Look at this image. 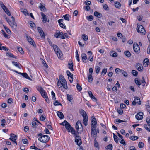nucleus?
Segmentation results:
<instances>
[{"mask_svg":"<svg viewBox=\"0 0 150 150\" xmlns=\"http://www.w3.org/2000/svg\"><path fill=\"white\" fill-rule=\"evenodd\" d=\"M124 54L128 57H129L131 56V53L129 51H125L124 52Z\"/></svg>","mask_w":150,"mask_h":150,"instance_id":"nucleus-31","label":"nucleus"},{"mask_svg":"<svg viewBox=\"0 0 150 150\" xmlns=\"http://www.w3.org/2000/svg\"><path fill=\"white\" fill-rule=\"evenodd\" d=\"M17 49L18 51L20 52L21 54H24V51L23 50V49L21 47H17Z\"/></svg>","mask_w":150,"mask_h":150,"instance_id":"nucleus-50","label":"nucleus"},{"mask_svg":"<svg viewBox=\"0 0 150 150\" xmlns=\"http://www.w3.org/2000/svg\"><path fill=\"white\" fill-rule=\"evenodd\" d=\"M39 8L42 11H45L46 10V8L45 6L41 3H40V6H39Z\"/></svg>","mask_w":150,"mask_h":150,"instance_id":"nucleus-22","label":"nucleus"},{"mask_svg":"<svg viewBox=\"0 0 150 150\" xmlns=\"http://www.w3.org/2000/svg\"><path fill=\"white\" fill-rule=\"evenodd\" d=\"M6 55L9 57H11L13 58H15V56L13 55L12 53L10 52H7L6 53Z\"/></svg>","mask_w":150,"mask_h":150,"instance_id":"nucleus-44","label":"nucleus"},{"mask_svg":"<svg viewBox=\"0 0 150 150\" xmlns=\"http://www.w3.org/2000/svg\"><path fill=\"white\" fill-rule=\"evenodd\" d=\"M88 94L89 96L91 98V99H93V100L96 101L97 100V99L93 95L91 91H88Z\"/></svg>","mask_w":150,"mask_h":150,"instance_id":"nucleus-19","label":"nucleus"},{"mask_svg":"<svg viewBox=\"0 0 150 150\" xmlns=\"http://www.w3.org/2000/svg\"><path fill=\"white\" fill-rule=\"evenodd\" d=\"M10 138H9V139L11 141H12L14 143H16V145H17V135H15L13 133H11L10 134Z\"/></svg>","mask_w":150,"mask_h":150,"instance_id":"nucleus-6","label":"nucleus"},{"mask_svg":"<svg viewBox=\"0 0 150 150\" xmlns=\"http://www.w3.org/2000/svg\"><path fill=\"white\" fill-rule=\"evenodd\" d=\"M129 139L132 140L134 141L137 139L138 137L135 136H131L129 137Z\"/></svg>","mask_w":150,"mask_h":150,"instance_id":"nucleus-33","label":"nucleus"},{"mask_svg":"<svg viewBox=\"0 0 150 150\" xmlns=\"http://www.w3.org/2000/svg\"><path fill=\"white\" fill-rule=\"evenodd\" d=\"M2 33L4 36L6 38H9V35L7 34L4 31V30H2Z\"/></svg>","mask_w":150,"mask_h":150,"instance_id":"nucleus-54","label":"nucleus"},{"mask_svg":"<svg viewBox=\"0 0 150 150\" xmlns=\"http://www.w3.org/2000/svg\"><path fill=\"white\" fill-rule=\"evenodd\" d=\"M38 31L40 35L42 37L45 36L44 32L40 27H38Z\"/></svg>","mask_w":150,"mask_h":150,"instance_id":"nucleus-15","label":"nucleus"},{"mask_svg":"<svg viewBox=\"0 0 150 150\" xmlns=\"http://www.w3.org/2000/svg\"><path fill=\"white\" fill-rule=\"evenodd\" d=\"M67 100L69 101H71L73 99L72 96L71 95L67 94Z\"/></svg>","mask_w":150,"mask_h":150,"instance_id":"nucleus-32","label":"nucleus"},{"mask_svg":"<svg viewBox=\"0 0 150 150\" xmlns=\"http://www.w3.org/2000/svg\"><path fill=\"white\" fill-rule=\"evenodd\" d=\"M125 121H123L118 118L116 119V122L117 123H120L122 122H126Z\"/></svg>","mask_w":150,"mask_h":150,"instance_id":"nucleus-51","label":"nucleus"},{"mask_svg":"<svg viewBox=\"0 0 150 150\" xmlns=\"http://www.w3.org/2000/svg\"><path fill=\"white\" fill-rule=\"evenodd\" d=\"M149 62V59L148 58H146L143 61V65L145 67L148 66V63Z\"/></svg>","mask_w":150,"mask_h":150,"instance_id":"nucleus-20","label":"nucleus"},{"mask_svg":"<svg viewBox=\"0 0 150 150\" xmlns=\"http://www.w3.org/2000/svg\"><path fill=\"white\" fill-rule=\"evenodd\" d=\"M76 87L77 88V89L79 91H80L82 89V87L79 85V83L77 84V86Z\"/></svg>","mask_w":150,"mask_h":150,"instance_id":"nucleus-55","label":"nucleus"},{"mask_svg":"<svg viewBox=\"0 0 150 150\" xmlns=\"http://www.w3.org/2000/svg\"><path fill=\"white\" fill-rule=\"evenodd\" d=\"M122 70H121L119 68H116L115 69V72L117 74H119L120 72H121Z\"/></svg>","mask_w":150,"mask_h":150,"instance_id":"nucleus-58","label":"nucleus"},{"mask_svg":"<svg viewBox=\"0 0 150 150\" xmlns=\"http://www.w3.org/2000/svg\"><path fill=\"white\" fill-rule=\"evenodd\" d=\"M94 15L98 18H100L102 16L101 13L96 11L94 12Z\"/></svg>","mask_w":150,"mask_h":150,"instance_id":"nucleus-27","label":"nucleus"},{"mask_svg":"<svg viewBox=\"0 0 150 150\" xmlns=\"http://www.w3.org/2000/svg\"><path fill=\"white\" fill-rule=\"evenodd\" d=\"M146 108L148 112L150 114V106L149 105H146Z\"/></svg>","mask_w":150,"mask_h":150,"instance_id":"nucleus-64","label":"nucleus"},{"mask_svg":"<svg viewBox=\"0 0 150 150\" xmlns=\"http://www.w3.org/2000/svg\"><path fill=\"white\" fill-rule=\"evenodd\" d=\"M59 30H57L56 31V33L54 35V36L57 38H58L59 36Z\"/></svg>","mask_w":150,"mask_h":150,"instance_id":"nucleus-60","label":"nucleus"},{"mask_svg":"<svg viewBox=\"0 0 150 150\" xmlns=\"http://www.w3.org/2000/svg\"><path fill=\"white\" fill-rule=\"evenodd\" d=\"M54 104L55 106H57L59 105L61 106L62 105V104L60 103H59L57 100L55 101V102L54 103Z\"/></svg>","mask_w":150,"mask_h":150,"instance_id":"nucleus-57","label":"nucleus"},{"mask_svg":"<svg viewBox=\"0 0 150 150\" xmlns=\"http://www.w3.org/2000/svg\"><path fill=\"white\" fill-rule=\"evenodd\" d=\"M144 127L148 131L150 132V126L147 125H144Z\"/></svg>","mask_w":150,"mask_h":150,"instance_id":"nucleus-47","label":"nucleus"},{"mask_svg":"<svg viewBox=\"0 0 150 150\" xmlns=\"http://www.w3.org/2000/svg\"><path fill=\"white\" fill-rule=\"evenodd\" d=\"M81 57L83 62H84V60H86L87 59V56L85 53H82L81 54Z\"/></svg>","mask_w":150,"mask_h":150,"instance_id":"nucleus-36","label":"nucleus"},{"mask_svg":"<svg viewBox=\"0 0 150 150\" xmlns=\"http://www.w3.org/2000/svg\"><path fill=\"white\" fill-rule=\"evenodd\" d=\"M37 89L40 92H42L44 90V89H43V88L40 86H37L36 87Z\"/></svg>","mask_w":150,"mask_h":150,"instance_id":"nucleus-42","label":"nucleus"},{"mask_svg":"<svg viewBox=\"0 0 150 150\" xmlns=\"http://www.w3.org/2000/svg\"><path fill=\"white\" fill-rule=\"evenodd\" d=\"M59 38L62 39H65V36L64 35V34L63 32H59Z\"/></svg>","mask_w":150,"mask_h":150,"instance_id":"nucleus-49","label":"nucleus"},{"mask_svg":"<svg viewBox=\"0 0 150 150\" xmlns=\"http://www.w3.org/2000/svg\"><path fill=\"white\" fill-rule=\"evenodd\" d=\"M67 124V125L65 126V128L67 129L68 132H70V130H71V128L72 127L68 122Z\"/></svg>","mask_w":150,"mask_h":150,"instance_id":"nucleus-23","label":"nucleus"},{"mask_svg":"<svg viewBox=\"0 0 150 150\" xmlns=\"http://www.w3.org/2000/svg\"><path fill=\"white\" fill-rule=\"evenodd\" d=\"M64 18L65 20L69 21V18H71V17L69 14H66L64 15Z\"/></svg>","mask_w":150,"mask_h":150,"instance_id":"nucleus-35","label":"nucleus"},{"mask_svg":"<svg viewBox=\"0 0 150 150\" xmlns=\"http://www.w3.org/2000/svg\"><path fill=\"white\" fill-rule=\"evenodd\" d=\"M80 138L81 137L79 136L75 137V141L78 145H80L81 144V141Z\"/></svg>","mask_w":150,"mask_h":150,"instance_id":"nucleus-11","label":"nucleus"},{"mask_svg":"<svg viewBox=\"0 0 150 150\" xmlns=\"http://www.w3.org/2000/svg\"><path fill=\"white\" fill-rule=\"evenodd\" d=\"M103 8L105 10H109V8L108 6L106 4H103Z\"/></svg>","mask_w":150,"mask_h":150,"instance_id":"nucleus-48","label":"nucleus"},{"mask_svg":"<svg viewBox=\"0 0 150 150\" xmlns=\"http://www.w3.org/2000/svg\"><path fill=\"white\" fill-rule=\"evenodd\" d=\"M4 11L5 12L8 16H11V13L9 11V10L6 7L4 9H3Z\"/></svg>","mask_w":150,"mask_h":150,"instance_id":"nucleus-28","label":"nucleus"},{"mask_svg":"<svg viewBox=\"0 0 150 150\" xmlns=\"http://www.w3.org/2000/svg\"><path fill=\"white\" fill-rule=\"evenodd\" d=\"M121 73L124 77H126L127 76V73L124 70H122Z\"/></svg>","mask_w":150,"mask_h":150,"instance_id":"nucleus-53","label":"nucleus"},{"mask_svg":"<svg viewBox=\"0 0 150 150\" xmlns=\"http://www.w3.org/2000/svg\"><path fill=\"white\" fill-rule=\"evenodd\" d=\"M134 100L136 101L137 103H138L139 105L141 104V102L140 98L138 97H134Z\"/></svg>","mask_w":150,"mask_h":150,"instance_id":"nucleus-26","label":"nucleus"},{"mask_svg":"<svg viewBox=\"0 0 150 150\" xmlns=\"http://www.w3.org/2000/svg\"><path fill=\"white\" fill-rule=\"evenodd\" d=\"M7 20V21L8 23L12 27H17V25L15 22V21H11L9 19H7V18H6Z\"/></svg>","mask_w":150,"mask_h":150,"instance_id":"nucleus-9","label":"nucleus"},{"mask_svg":"<svg viewBox=\"0 0 150 150\" xmlns=\"http://www.w3.org/2000/svg\"><path fill=\"white\" fill-rule=\"evenodd\" d=\"M51 94L52 99L54 100L56 99L55 95V93L53 91L51 92Z\"/></svg>","mask_w":150,"mask_h":150,"instance_id":"nucleus-59","label":"nucleus"},{"mask_svg":"<svg viewBox=\"0 0 150 150\" xmlns=\"http://www.w3.org/2000/svg\"><path fill=\"white\" fill-rule=\"evenodd\" d=\"M143 113L142 112H140L135 115V118L138 120L142 119L143 118Z\"/></svg>","mask_w":150,"mask_h":150,"instance_id":"nucleus-10","label":"nucleus"},{"mask_svg":"<svg viewBox=\"0 0 150 150\" xmlns=\"http://www.w3.org/2000/svg\"><path fill=\"white\" fill-rule=\"evenodd\" d=\"M26 38L27 40L31 45H32L35 48L36 47V45L33 39L29 36L27 35H26Z\"/></svg>","mask_w":150,"mask_h":150,"instance_id":"nucleus-5","label":"nucleus"},{"mask_svg":"<svg viewBox=\"0 0 150 150\" xmlns=\"http://www.w3.org/2000/svg\"><path fill=\"white\" fill-rule=\"evenodd\" d=\"M63 19H60L58 20V22L59 23V25L60 27L63 29H65L66 28V26L62 23L61 22H63Z\"/></svg>","mask_w":150,"mask_h":150,"instance_id":"nucleus-16","label":"nucleus"},{"mask_svg":"<svg viewBox=\"0 0 150 150\" xmlns=\"http://www.w3.org/2000/svg\"><path fill=\"white\" fill-rule=\"evenodd\" d=\"M93 80V78L92 75L91 74H88V81L89 82L91 83Z\"/></svg>","mask_w":150,"mask_h":150,"instance_id":"nucleus-37","label":"nucleus"},{"mask_svg":"<svg viewBox=\"0 0 150 150\" xmlns=\"http://www.w3.org/2000/svg\"><path fill=\"white\" fill-rule=\"evenodd\" d=\"M83 121L84 125L86 126L87 125V122L88 121V117L87 115L83 116Z\"/></svg>","mask_w":150,"mask_h":150,"instance_id":"nucleus-17","label":"nucleus"},{"mask_svg":"<svg viewBox=\"0 0 150 150\" xmlns=\"http://www.w3.org/2000/svg\"><path fill=\"white\" fill-rule=\"evenodd\" d=\"M41 15L42 18V21L44 23H45L47 21V19L46 16L42 12H41Z\"/></svg>","mask_w":150,"mask_h":150,"instance_id":"nucleus-18","label":"nucleus"},{"mask_svg":"<svg viewBox=\"0 0 150 150\" xmlns=\"http://www.w3.org/2000/svg\"><path fill=\"white\" fill-rule=\"evenodd\" d=\"M117 111L119 114L122 115L123 114V110L121 108H118L117 109Z\"/></svg>","mask_w":150,"mask_h":150,"instance_id":"nucleus-46","label":"nucleus"},{"mask_svg":"<svg viewBox=\"0 0 150 150\" xmlns=\"http://www.w3.org/2000/svg\"><path fill=\"white\" fill-rule=\"evenodd\" d=\"M144 146V143L141 142H140L138 144V146L139 148H142Z\"/></svg>","mask_w":150,"mask_h":150,"instance_id":"nucleus-56","label":"nucleus"},{"mask_svg":"<svg viewBox=\"0 0 150 150\" xmlns=\"http://www.w3.org/2000/svg\"><path fill=\"white\" fill-rule=\"evenodd\" d=\"M59 81L61 85L66 89L68 88L67 83L64 76L62 75H59Z\"/></svg>","mask_w":150,"mask_h":150,"instance_id":"nucleus-2","label":"nucleus"},{"mask_svg":"<svg viewBox=\"0 0 150 150\" xmlns=\"http://www.w3.org/2000/svg\"><path fill=\"white\" fill-rule=\"evenodd\" d=\"M93 127H91V135L95 139L97 137V133L95 132V130H93Z\"/></svg>","mask_w":150,"mask_h":150,"instance_id":"nucleus-12","label":"nucleus"},{"mask_svg":"<svg viewBox=\"0 0 150 150\" xmlns=\"http://www.w3.org/2000/svg\"><path fill=\"white\" fill-rule=\"evenodd\" d=\"M49 139V137L47 135H43L42 136L38 138V140L41 142L46 143L48 142Z\"/></svg>","mask_w":150,"mask_h":150,"instance_id":"nucleus-3","label":"nucleus"},{"mask_svg":"<svg viewBox=\"0 0 150 150\" xmlns=\"http://www.w3.org/2000/svg\"><path fill=\"white\" fill-rule=\"evenodd\" d=\"M53 47L58 57L60 59H62V54L60 49L58 48L57 45H53Z\"/></svg>","mask_w":150,"mask_h":150,"instance_id":"nucleus-1","label":"nucleus"},{"mask_svg":"<svg viewBox=\"0 0 150 150\" xmlns=\"http://www.w3.org/2000/svg\"><path fill=\"white\" fill-rule=\"evenodd\" d=\"M100 70V67L96 66L95 67V71L96 73H98Z\"/></svg>","mask_w":150,"mask_h":150,"instance_id":"nucleus-43","label":"nucleus"},{"mask_svg":"<svg viewBox=\"0 0 150 150\" xmlns=\"http://www.w3.org/2000/svg\"><path fill=\"white\" fill-rule=\"evenodd\" d=\"M68 65L69 66L68 67L69 68V69L71 71H73V62L71 61V63L69 62L68 63Z\"/></svg>","mask_w":150,"mask_h":150,"instance_id":"nucleus-25","label":"nucleus"},{"mask_svg":"<svg viewBox=\"0 0 150 150\" xmlns=\"http://www.w3.org/2000/svg\"><path fill=\"white\" fill-rule=\"evenodd\" d=\"M57 115L61 119H62L64 118V115L60 111H57Z\"/></svg>","mask_w":150,"mask_h":150,"instance_id":"nucleus-24","label":"nucleus"},{"mask_svg":"<svg viewBox=\"0 0 150 150\" xmlns=\"http://www.w3.org/2000/svg\"><path fill=\"white\" fill-rule=\"evenodd\" d=\"M76 128L77 130H79V129H81V130H83V127L80 121L78 120L76 125Z\"/></svg>","mask_w":150,"mask_h":150,"instance_id":"nucleus-8","label":"nucleus"},{"mask_svg":"<svg viewBox=\"0 0 150 150\" xmlns=\"http://www.w3.org/2000/svg\"><path fill=\"white\" fill-rule=\"evenodd\" d=\"M115 5L117 8H119L121 6L120 3L118 2H116L115 4Z\"/></svg>","mask_w":150,"mask_h":150,"instance_id":"nucleus-39","label":"nucleus"},{"mask_svg":"<svg viewBox=\"0 0 150 150\" xmlns=\"http://www.w3.org/2000/svg\"><path fill=\"white\" fill-rule=\"evenodd\" d=\"M132 73L134 76H137L138 74V72L135 70H132Z\"/></svg>","mask_w":150,"mask_h":150,"instance_id":"nucleus-52","label":"nucleus"},{"mask_svg":"<svg viewBox=\"0 0 150 150\" xmlns=\"http://www.w3.org/2000/svg\"><path fill=\"white\" fill-rule=\"evenodd\" d=\"M136 67L139 71H143V68L141 64L139 63H137L136 66Z\"/></svg>","mask_w":150,"mask_h":150,"instance_id":"nucleus-13","label":"nucleus"},{"mask_svg":"<svg viewBox=\"0 0 150 150\" xmlns=\"http://www.w3.org/2000/svg\"><path fill=\"white\" fill-rule=\"evenodd\" d=\"M82 38L85 41H87L88 39V36L85 34H83L82 35Z\"/></svg>","mask_w":150,"mask_h":150,"instance_id":"nucleus-45","label":"nucleus"},{"mask_svg":"<svg viewBox=\"0 0 150 150\" xmlns=\"http://www.w3.org/2000/svg\"><path fill=\"white\" fill-rule=\"evenodd\" d=\"M138 28L137 29V31L138 32H140V33L142 35H144L146 33V31L144 27L142 25H139L137 26Z\"/></svg>","mask_w":150,"mask_h":150,"instance_id":"nucleus-4","label":"nucleus"},{"mask_svg":"<svg viewBox=\"0 0 150 150\" xmlns=\"http://www.w3.org/2000/svg\"><path fill=\"white\" fill-rule=\"evenodd\" d=\"M23 77L28 79L30 80H32L29 77L28 74L26 73H23L22 76Z\"/></svg>","mask_w":150,"mask_h":150,"instance_id":"nucleus-38","label":"nucleus"},{"mask_svg":"<svg viewBox=\"0 0 150 150\" xmlns=\"http://www.w3.org/2000/svg\"><path fill=\"white\" fill-rule=\"evenodd\" d=\"M133 49L134 51L137 54H139L140 52L139 47L137 43H134L133 46Z\"/></svg>","mask_w":150,"mask_h":150,"instance_id":"nucleus-7","label":"nucleus"},{"mask_svg":"<svg viewBox=\"0 0 150 150\" xmlns=\"http://www.w3.org/2000/svg\"><path fill=\"white\" fill-rule=\"evenodd\" d=\"M70 132H71L74 136L75 137L77 136L76 135V132L73 127H71V130H70Z\"/></svg>","mask_w":150,"mask_h":150,"instance_id":"nucleus-30","label":"nucleus"},{"mask_svg":"<svg viewBox=\"0 0 150 150\" xmlns=\"http://www.w3.org/2000/svg\"><path fill=\"white\" fill-rule=\"evenodd\" d=\"M113 138L115 142L117 143H118V137L114 133H113Z\"/></svg>","mask_w":150,"mask_h":150,"instance_id":"nucleus-34","label":"nucleus"},{"mask_svg":"<svg viewBox=\"0 0 150 150\" xmlns=\"http://www.w3.org/2000/svg\"><path fill=\"white\" fill-rule=\"evenodd\" d=\"M135 82L136 84L139 85V86L141 84L140 80L137 78L135 79Z\"/></svg>","mask_w":150,"mask_h":150,"instance_id":"nucleus-41","label":"nucleus"},{"mask_svg":"<svg viewBox=\"0 0 150 150\" xmlns=\"http://www.w3.org/2000/svg\"><path fill=\"white\" fill-rule=\"evenodd\" d=\"M21 11L23 13L25 14V15H26V14L28 15V13L27 12V11L26 9H21Z\"/></svg>","mask_w":150,"mask_h":150,"instance_id":"nucleus-63","label":"nucleus"},{"mask_svg":"<svg viewBox=\"0 0 150 150\" xmlns=\"http://www.w3.org/2000/svg\"><path fill=\"white\" fill-rule=\"evenodd\" d=\"M110 56L113 57H116L117 56V53L115 51H112L110 52Z\"/></svg>","mask_w":150,"mask_h":150,"instance_id":"nucleus-29","label":"nucleus"},{"mask_svg":"<svg viewBox=\"0 0 150 150\" xmlns=\"http://www.w3.org/2000/svg\"><path fill=\"white\" fill-rule=\"evenodd\" d=\"M66 73L68 77L73 76V74L71 73L69 70H67Z\"/></svg>","mask_w":150,"mask_h":150,"instance_id":"nucleus-61","label":"nucleus"},{"mask_svg":"<svg viewBox=\"0 0 150 150\" xmlns=\"http://www.w3.org/2000/svg\"><path fill=\"white\" fill-rule=\"evenodd\" d=\"M12 63L15 66L17 67L19 69H21L20 67L19 66V63H18L14 61H12Z\"/></svg>","mask_w":150,"mask_h":150,"instance_id":"nucleus-40","label":"nucleus"},{"mask_svg":"<svg viewBox=\"0 0 150 150\" xmlns=\"http://www.w3.org/2000/svg\"><path fill=\"white\" fill-rule=\"evenodd\" d=\"M88 54L89 55L88 57V59L91 62H92L93 60V57L92 56V53L91 51H88Z\"/></svg>","mask_w":150,"mask_h":150,"instance_id":"nucleus-21","label":"nucleus"},{"mask_svg":"<svg viewBox=\"0 0 150 150\" xmlns=\"http://www.w3.org/2000/svg\"><path fill=\"white\" fill-rule=\"evenodd\" d=\"M91 120L92 122L91 126H96V125L97 124V121L95 117H92Z\"/></svg>","mask_w":150,"mask_h":150,"instance_id":"nucleus-14","label":"nucleus"},{"mask_svg":"<svg viewBox=\"0 0 150 150\" xmlns=\"http://www.w3.org/2000/svg\"><path fill=\"white\" fill-rule=\"evenodd\" d=\"M87 19L89 21H91L93 20V16L92 15H90L88 16V17H87Z\"/></svg>","mask_w":150,"mask_h":150,"instance_id":"nucleus-62","label":"nucleus"}]
</instances>
